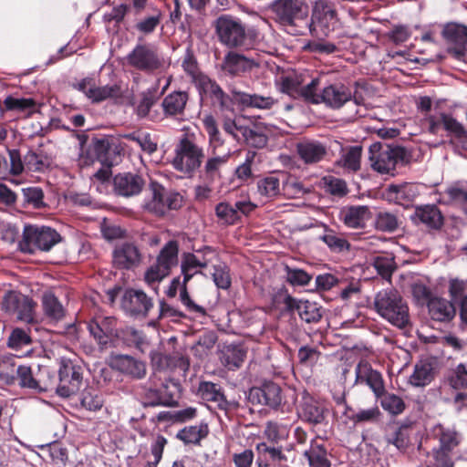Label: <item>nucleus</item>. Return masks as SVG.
<instances>
[{
	"mask_svg": "<svg viewBox=\"0 0 467 467\" xmlns=\"http://www.w3.org/2000/svg\"><path fill=\"white\" fill-rule=\"evenodd\" d=\"M156 101L157 97L153 91L149 89L143 92L136 109L137 114L141 118L147 116L150 108L156 103Z\"/></svg>",
	"mask_w": 467,
	"mask_h": 467,
	"instance_id": "obj_64",
	"label": "nucleus"
},
{
	"mask_svg": "<svg viewBox=\"0 0 467 467\" xmlns=\"http://www.w3.org/2000/svg\"><path fill=\"white\" fill-rule=\"evenodd\" d=\"M257 193L265 200H271L280 194V181L274 175L261 178L256 182Z\"/></svg>",
	"mask_w": 467,
	"mask_h": 467,
	"instance_id": "obj_41",
	"label": "nucleus"
},
{
	"mask_svg": "<svg viewBox=\"0 0 467 467\" xmlns=\"http://www.w3.org/2000/svg\"><path fill=\"white\" fill-rule=\"evenodd\" d=\"M361 146H351L342 150L340 158L337 161V165L349 172H356L361 165Z\"/></svg>",
	"mask_w": 467,
	"mask_h": 467,
	"instance_id": "obj_35",
	"label": "nucleus"
},
{
	"mask_svg": "<svg viewBox=\"0 0 467 467\" xmlns=\"http://www.w3.org/2000/svg\"><path fill=\"white\" fill-rule=\"evenodd\" d=\"M442 36L448 42L455 45V47L448 48V53L456 59H462L466 53L467 26L449 23L443 27Z\"/></svg>",
	"mask_w": 467,
	"mask_h": 467,
	"instance_id": "obj_17",
	"label": "nucleus"
},
{
	"mask_svg": "<svg viewBox=\"0 0 467 467\" xmlns=\"http://www.w3.org/2000/svg\"><path fill=\"white\" fill-rule=\"evenodd\" d=\"M244 122L245 119L243 117H235L234 119L225 118L223 122V129L236 141L240 142L250 132V128Z\"/></svg>",
	"mask_w": 467,
	"mask_h": 467,
	"instance_id": "obj_40",
	"label": "nucleus"
},
{
	"mask_svg": "<svg viewBox=\"0 0 467 467\" xmlns=\"http://www.w3.org/2000/svg\"><path fill=\"white\" fill-rule=\"evenodd\" d=\"M182 67L184 72L192 78L194 85L197 84L199 78L205 76L200 71L196 59L190 53L185 56Z\"/></svg>",
	"mask_w": 467,
	"mask_h": 467,
	"instance_id": "obj_63",
	"label": "nucleus"
},
{
	"mask_svg": "<svg viewBox=\"0 0 467 467\" xmlns=\"http://www.w3.org/2000/svg\"><path fill=\"white\" fill-rule=\"evenodd\" d=\"M246 356L245 350L238 345L224 346L221 351V361L229 369L239 368Z\"/></svg>",
	"mask_w": 467,
	"mask_h": 467,
	"instance_id": "obj_38",
	"label": "nucleus"
},
{
	"mask_svg": "<svg viewBox=\"0 0 467 467\" xmlns=\"http://www.w3.org/2000/svg\"><path fill=\"white\" fill-rule=\"evenodd\" d=\"M422 124L431 134H438L439 131L443 129L457 138H463L466 136V132L462 125L452 116L443 112L427 115L423 119Z\"/></svg>",
	"mask_w": 467,
	"mask_h": 467,
	"instance_id": "obj_15",
	"label": "nucleus"
},
{
	"mask_svg": "<svg viewBox=\"0 0 467 467\" xmlns=\"http://www.w3.org/2000/svg\"><path fill=\"white\" fill-rule=\"evenodd\" d=\"M33 301L16 291H8L3 297L2 309L9 314H16L17 318L22 321L33 320Z\"/></svg>",
	"mask_w": 467,
	"mask_h": 467,
	"instance_id": "obj_14",
	"label": "nucleus"
},
{
	"mask_svg": "<svg viewBox=\"0 0 467 467\" xmlns=\"http://www.w3.org/2000/svg\"><path fill=\"white\" fill-rule=\"evenodd\" d=\"M189 96L185 91H173L166 96L161 103L167 116H178L184 112Z\"/></svg>",
	"mask_w": 467,
	"mask_h": 467,
	"instance_id": "obj_32",
	"label": "nucleus"
},
{
	"mask_svg": "<svg viewBox=\"0 0 467 467\" xmlns=\"http://www.w3.org/2000/svg\"><path fill=\"white\" fill-rule=\"evenodd\" d=\"M306 88V84L301 86V83L296 78L287 76L282 78L281 90L289 96L301 97L304 99V89Z\"/></svg>",
	"mask_w": 467,
	"mask_h": 467,
	"instance_id": "obj_60",
	"label": "nucleus"
},
{
	"mask_svg": "<svg viewBox=\"0 0 467 467\" xmlns=\"http://www.w3.org/2000/svg\"><path fill=\"white\" fill-rule=\"evenodd\" d=\"M376 312L391 325L403 328L410 323L409 307L398 291L381 290L374 298Z\"/></svg>",
	"mask_w": 467,
	"mask_h": 467,
	"instance_id": "obj_4",
	"label": "nucleus"
},
{
	"mask_svg": "<svg viewBox=\"0 0 467 467\" xmlns=\"http://www.w3.org/2000/svg\"><path fill=\"white\" fill-rule=\"evenodd\" d=\"M16 374L17 375L19 385L22 388H28L31 389H46L48 388L47 384L42 385L41 379H36L33 375L32 368L26 365H21L16 368Z\"/></svg>",
	"mask_w": 467,
	"mask_h": 467,
	"instance_id": "obj_45",
	"label": "nucleus"
},
{
	"mask_svg": "<svg viewBox=\"0 0 467 467\" xmlns=\"http://www.w3.org/2000/svg\"><path fill=\"white\" fill-rule=\"evenodd\" d=\"M140 395L145 407L166 406L170 403V398L163 395L160 389L151 387L143 388Z\"/></svg>",
	"mask_w": 467,
	"mask_h": 467,
	"instance_id": "obj_47",
	"label": "nucleus"
},
{
	"mask_svg": "<svg viewBox=\"0 0 467 467\" xmlns=\"http://www.w3.org/2000/svg\"><path fill=\"white\" fill-rule=\"evenodd\" d=\"M321 185L326 192L333 195L343 196L348 192L346 182L331 175L323 177L321 180Z\"/></svg>",
	"mask_w": 467,
	"mask_h": 467,
	"instance_id": "obj_51",
	"label": "nucleus"
},
{
	"mask_svg": "<svg viewBox=\"0 0 467 467\" xmlns=\"http://www.w3.org/2000/svg\"><path fill=\"white\" fill-rule=\"evenodd\" d=\"M304 99L312 104H324L331 109H339L347 102L354 100L357 105H363L364 99L357 91L341 82L328 83L320 87V78H313L304 89Z\"/></svg>",
	"mask_w": 467,
	"mask_h": 467,
	"instance_id": "obj_2",
	"label": "nucleus"
},
{
	"mask_svg": "<svg viewBox=\"0 0 467 467\" xmlns=\"http://www.w3.org/2000/svg\"><path fill=\"white\" fill-rule=\"evenodd\" d=\"M233 100L243 108H254L259 109H270L276 103L271 96L249 94L235 88L231 89Z\"/></svg>",
	"mask_w": 467,
	"mask_h": 467,
	"instance_id": "obj_23",
	"label": "nucleus"
},
{
	"mask_svg": "<svg viewBox=\"0 0 467 467\" xmlns=\"http://www.w3.org/2000/svg\"><path fill=\"white\" fill-rule=\"evenodd\" d=\"M389 195L397 203L402 206H409L418 195V191L413 184L390 185Z\"/></svg>",
	"mask_w": 467,
	"mask_h": 467,
	"instance_id": "obj_39",
	"label": "nucleus"
},
{
	"mask_svg": "<svg viewBox=\"0 0 467 467\" xmlns=\"http://www.w3.org/2000/svg\"><path fill=\"white\" fill-rule=\"evenodd\" d=\"M125 311L132 315H147L153 306L151 298L143 291L130 289L125 292L121 301Z\"/></svg>",
	"mask_w": 467,
	"mask_h": 467,
	"instance_id": "obj_20",
	"label": "nucleus"
},
{
	"mask_svg": "<svg viewBox=\"0 0 467 467\" xmlns=\"http://www.w3.org/2000/svg\"><path fill=\"white\" fill-rule=\"evenodd\" d=\"M113 366L119 371L134 379H141L146 374V366L142 361L128 355H119L113 359Z\"/></svg>",
	"mask_w": 467,
	"mask_h": 467,
	"instance_id": "obj_28",
	"label": "nucleus"
},
{
	"mask_svg": "<svg viewBox=\"0 0 467 467\" xmlns=\"http://www.w3.org/2000/svg\"><path fill=\"white\" fill-rule=\"evenodd\" d=\"M179 245L176 241H169L160 251L156 263L150 265L144 275L146 283L154 285L168 276L178 265Z\"/></svg>",
	"mask_w": 467,
	"mask_h": 467,
	"instance_id": "obj_9",
	"label": "nucleus"
},
{
	"mask_svg": "<svg viewBox=\"0 0 467 467\" xmlns=\"http://www.w3.org/2000/svg\"><path fill=\"white\" fill-rule=\"evenodd\" d=\"M416 217L431 228H440L442 224V215L435 205H426L416 210Z\"/></svg>",
	"mask_w": 467,
	"mask_h": 467,
	"instance_id": "obj_42",
	"label": "nucleus"
},
{
	"mask_svg": "<svg viewBox=\"0 0 467 467\" xmlns=\"http://www.w3.org/2000/svg\"><path fill=\"white\" fill-rule=\"evenodd\" d=\"M296 151L306 164H314L324 160L327 153V147L314 140H305L296 144Z\"/></svg>",
	"mask_w": 467,
	"mask_h": 467,
	"instance_id": "obj_24",
	"label": "nucleus"
},
{
	"mask_svg": "<svg viewBox=\"0 0 467 467\" xmlns=\"http://www.w3.org/2000/svg\"><path fill=\"white\" fill-rule=\"evenodd\" d=\"M257 62L237 52H228L222 63V69L228 75L237 76L257 67Z\"/></svg>",
	"mask_w": 467,
	"mask_h": 467,
	"instance_id": "obj_21",
	"label": "nucleus"
},
{
	"mask_svg": "<svg viewBox=\"0 0 467 467\" xmlns=\"http://www.w3.org/2000/svg\"><path fill=\"white\" fill-rule=\"evenodd\" d=\"M345 224L350 228H362L370 219V212L367 206H351L342 212Z\"/></svg>",
	"mask_w": 467,
	"mask_h": 467,
	"instance_id": "obj_34",
	"label": "nucleus"
},
{
	"mask_svg": "<svg viewBox=\"0 0 467 467\" xmlns=\"http://www.w3.org/2000/svg\"><path fill=\"white\" fill-rule=\"evenodd\" d=\"M304 456L307 459L309 467H331L324 444L317 441L311 442Z\"/></svg>",
	"mask_w": 467,
	"mask_h": 467,
	"instance_id": "obj_37",
	"label": "nucleus"
},
{
	"mask_svg": "<svg viewBox=\"0 0 467 467\" xmlns=\"http://www.w3.org/2000/svg\"><path fill=\"white\" fill-rule=\"evenodd\" d=\"M208 431V425L206 423H200L183 428L178 432L177 437L184 443L197 444L207 436Z\"/></svg>",
	"mask_w": 467,
	"mask_h": 467,
	"instance_id": "obj_44",
	"label": "nucleus"
},
{
	"mask_svg": "<svg viewBox=\"0 0 467 467\" xmlns=\"http://www.w3.org/2000/svg\"><path fill=\"white\" fill-rule=\"evenodd\" d=\"M141 260L139 248L131 243H121L116 245L113 251V264L119 269H131L137 266Z\"/></svg>",
	"mask_w": 467,
	"mask_h": 467,
	"instance_id": "obj_19",
	"label": "nucleus"
},
{
	"mask_svg": "<svg viewBox=\"0 0 467 467\" xmlns=\"http://www.w3.org/2000/svg\"><path fill=\"white\" fill-rule=\"evenodd\" d=\"M444 194L450 202L460 206L467 214V187L452 185L445 190Z\"/></svg>",
	"mask_w": 467,
	"mask_h": 467,
	"instance_id": "obj_53",
	"label": "nucleus"
},
{
	"mask_svg": "<svg viewBox=\"0 0 467 467\" xmlns=\"http://www.w3.org/2000/svg\"><path fill=\"white\" fill-rule=\"evenodd\" d=\"M398 225L397 216L388 212L379 213L375 219V227L382 232H394Z\"/></svg>",
	"mask_w": 467,
	"mask_h": 467,
	"instance_id": "obj_57",
	"label": "nucleus"
},
{
	"mask_svg": "<svg viewBox=\"0 0 467 467\" xmlns=\"http://www.w3.org/2000/svg\"><path fill=\"white\" fill-rule=\"evenodd\" d=\"M60 241V235L50 227L26 226L19 243L20 250L35 254L37 250L49 251Z\"/></svg>",
	"mask_w": 467,
	"mask_h": 467,
	"instance_id": "obj_10",
	"label": "nucleus"
},
{
	"mask_svg": "<svg viewBox=\"0 0 467 467\" xmlns=\"http://www.w3.org/2000/svg\"><path fill=\"white\" fill-rule=\"evenodd\" d=\"M5 110L15 111L26 117L38 111V105L32 98L7 96L3 101Z\"/></svg>",
	"mask_w": 467,
	"mask_h": 467,
	"instance_id": "obj_30",
	"label": "nucleus"
},
{
	"mask_svg": "<svg viewBox=\"0 0 467 467\" xmlns=\"http://www.w3.org/2000/svg\"><path fill=\"white\" fill-rule=\"evenodd\" d=\"M198 394L201 398L207 401L216 403L217 407L224 411L230 409V402H228L222 391V389L215 383L210 381H202L199 384Z\"/></svg>",
	"mask_w": 467,
	"mask_h": 467,
	"instance_id": "obj_29",
	"label": "nucleus"
},
{
	"mask_svg": "<svg viewBox=\"0 0 467 467\" xmlns=\"http://www.w3.org/2000/svg\"><path fill=\"white\" fill-rule=\"evenodd\" d=\"M272 10L277 21L289 30L293 35H303L304 30L328 26V22L335 17V11L326 3L320 1L316 3L313 9L311 24L309 23V7L302 0H276Z\"/></svg>",
	"mask_w": 467,
	"mask_h": 467,
	"instance_id": "obj_1",
	"label": "nucleus"
},
{
	"mask_svg": "<svg viewBox=\"0 0 467 467\" xmlns=\"http://www.w3.org/2000/svg\"><path fill=\"white\" fill-rule=\"evenodd\" d=\"M298 315L306 323L318 322L322 317V313L317 304L307 300L301 301V304H299Z\"/></svg>",
	"mask_w": 467,
	"mask_h": 467,
	"instance_id": "obj_49",
	"label": "nucleus"
},
{
	"mask_svg": "<svg viewBox=\"0 0 467 467\" xmlns=\"http://www.w3.org/2000/svg\"><path fill=\"white\" fill-rule=\"evenodd\" d=\"M380 404L384 410L392 415H399L405 410V403L403 400L393 393H383L380 396Z\"/></svg>",
	"mask_w": 467,
	"mask_h": 467,
	"instance_id": "obj_48",
	"label": "nucleus"
},
{
	"mask_svg": "<svg viewBox=\"0 0 467 467\" xmlns=\"http://www.w3.org/2000/svg\"><path fill=\"white\" fill-rule=\"evenodd\" d=\"M90 335L101 345H107L112 338L119 337L117 319L113 317L97 316L88 324Z\"/></svg>",
	"mask_w": 467,
	"mask_h": 467,
	"instance_id": "obj_16",
	"label": "nucleus"
},
{
	"mask_svg": "<svg viewBox=\"0 0 467 467\" xmlns=\"http://www.w3.org/2000/svg\"><path fill=\"white\" fill-rule=\"evenodd\" d=\"M78 87L79 90L84 92L86 96L94 102L118 97L120 93L119 87L117 85L96 87L91 84V81L88 79H83L78 83Z\"/></svg>",
	"mask_w": 467,
	"mask_h": 467,
	"instance_id": "obj_26",
	"label": "nucleus"
},
{
	"mask_svg": "<svg viewBox=\"0 0 467 467\" xmlns=\"http://www.w3.org/2000/svg\"><path fill=\"white\" fill-rule=\"evenodd\" d=\"M265 436L271 441L284 440L288 435L287 428L276 422L268 421L264 431Z\"/></svg>",
	"mask_w": 467,
	"mask_h": 467,
	"instance_id": "obj_62",
	"label": "nucleus"
},
{
	"mask_svg": "<svg viewBox=\"0 0 467 467\" xmlns=\"http://www.w3.org/2000/svg\"><path fill=\"white\" fill-rule=\"evenodd\" d=\"M16 368L13 362V358L0 355V381L11 385L16 379Z\"/></svg>",
	"mask_w": 467,
	"mask_h": 467,
	"instance_id": "obj_56",
	"label": "nucleus"
},
{
	"mask_svg": "<svg viewBox=\"0 0 467 467\" xmlns=\"http://www.w3.org/2000/svg\"><path fill=\"white\" fill-rule=\"evenodd\" d=\"M344 414L353 423L358 424L361 422H371L377 420L380 414V411L377 406H374L369 409L361 410L358 412H355L352 409L346 406Z\"/></svg>",
	"mask_w": 467,
	"mask_h": 467,
	"instance_id": "obj_46",
	"label": "nucleus"
},
{
	"mask_svg": "<svg viewBox=\"0 0 467 467\" xmlns=\"http://www.w3.org/2000/svg\"><path fill=\"white\" fill-rule=\"evenodd\" d=\"M124 138L136 142L148 154H152L157 150V142L151 139L149 133L133 132L126 134Z\"/></svg>",
	"mask_w": 467,
	"mask_h": 467,
	"instance_id": "obj_52",
	"label": "nucleus"
},
{
	"mask_svg": "<svg viewBox=\"0 0 467 467\" xmlns=\"http://www.w3.org/2000/svg\"><path fill=\"white\" fill-rule=\"evenodd\" d=\"M298 416L309 423L318 424L324 420V410L308 394H304L297 407Z\"/></svg>",
	"mask_w": 467,
	"mask_h": 467,
	"instance_id": "obj_27",
	"label": "nucleus"
},
{
	"mask_svg": "<svg viewBox=\"0 0 467 467\" xmlns=\"http://www.w3.org/2000/svg\"><path fill=\"white\" fill-rule=\"evenodd\" d=\"M25 163L30 171H41L49 166L50 161L43 154L28 152L25 157Z\"/></svg>",
	"mask_w": 467,
	"mask_h": 467,
	"instance_id": "obj_59",
	"label": "nucleus"
},
{
	"mask_svg": "<svg viewBox=\"0 0 467 467\" xmlns=\"http://www.w3.org/2000/svg\"><path fill=\"white\" fill-rule=\"evenodd\" d=\"M202 124L208 134V144L211 155L207 158L201 171L200 177L205 183L212 184L222 178V168L226 165L232 156L231 149L221 153L224 144L221 132L213 116L208 114L202 118Z\"/></svg>",
	"mask_w": 467,
	"mask_h": 467,
	"instance_id": "obj_3",
	"label": "nucleus"
},
{
	"mask_svg": "<svg viewBox=\"0 0 467 467\" xmlns=\"http://www.w3.org/2000/svg\"><path fill=\"white\" fill-rule=\"evenodd\" d=\"M428 309L431 317L437 321H449L455 316V308L451 302L433 297L428 301Z\"/></svg>",
	"mask_w": 467,
	"mask_h": 467,
	"instance_id": "obj_31",
	"label": "nucleus"
},
{
	"mask_svg": "<svg viewBox=\"0 0 467 467\" xmlns=\"http://www.w3.org/2000/svg\"><path fill=\"white\" fill-rule=\"evenodd\" d=\"M450 384L455 389H467V368L464 364L461 363L452 369Z\"/></svg>",
	"mask_w": 467,
	"mask_h": 467,
	"instance_id": "obj_61",
	"label": "nucleus"
},
{
	"mask_svg": "<svg viewBox=\"0 0 467 467\" xmlns=\"http://www.w3.org/2000/svg\"><path fill=\"white\" fill-rule=\"evenodd\" d=\"M113 186L118 195L131 197L140 193L145 186V181L136 173H119L113 179Z\"/></svg>",
	"mask_w": 467,
	"mask_h": 467,
	"instance_id": "obj_18",
	"label": "nucleus"
},
{
	"mask_svg": "<svg viewBox=\"0 0 467 467\" xmlns=\"http://www.w3.org/2000/svg\"><path fill=\"white\" fill-rule=\"evenodd\" d=\"M125 65L135 70L151 74L167 70L171 61L162 56L155 45L138 43L126 56Z\"/></svg>",
	"mask_w": 467,
	"mask_h": 467,
	"instance_id": "obj_5",
	"label": "nucleus"
},
{
	"mask_svg": "<svg viewBox=\"0 0 467 467\" xmlns=\"http://www.w3.org/2000/svg\"><path fill=\"white\" fill-rule=\"evenodd\" d=\"M371 168L380 174L393 175L396 166L406 157V150L400 146L372 144L369 148Z\"/></svg>",
	"mask_w": 467,
	"mask_h": 467,
	"instance_id": "obj_8",
	"label": "nucleus"
},
{
	"mask_svg": "<svg viewBox=\"0 0 467 467\" xmlns=\"http://www.w3.org/2000/svg\"><path fill=\"white\" fill-rule=\"evenodd\" d=\"M182 196L174 191H166L165 188L151 182L148 188V195L143 201L142 207L145 211L158 216L164 215L169 210H177L182 207Z\"/></svg>",
	"mask_w": 467,
	"mask_h": 467,
	"instance_id": "obj_7",
	"label": "nucleus"
},
{
	"mask_svg": "<svg viewBox=\"0 0 467 467\" xmlns=\"http://www.w3.org/2000/svg\"><path fill=\"white\" fill-rule=\"evenodd\" d=\"M205 158L204 149L193 136L183 135L174 150L171 165L186 177H192L201 168Z\"/></svg>",
	"mask_w": 467,
	"mask_h": 467,
	"instance_id": "obj_6",
	"label": "nucleus"
},
{
	"mask_svg": "<svg viewBox=\"0 0 467 467\" xmlns=\"http://www.w3.org/2000/svg\"><path fill=\"white\" fill-rule=\"evenodd\" d=\"M42 305L46 316L50 319L58 321L65 317V309L62 304L51 292L43 295Z\"/></svg>",
	"mask_w": 467,
	"mask_h": 467,
	"instance_id": "obj_43",
	"label": "nucleus"
},
{
	"mask_svg": "<svg viewBox=\"0 0 467 467\" xmlns=\"http://www.w3.org/2000/svg\"><path fill=\"white\" fill-rule=\"evenodd\" d=\"M59 383L57 393L64 398L76 394L82 383V374L73 362L67 358L59 360L58 368Z\"/></svg>",
	"mask_w": 467,
	"mask_h": 467,
	"instance_id": "obj_13",
	"label": "nucleus"
},
{
	"mask_svg": "<svg viewBox=\"0 0 467 467\" xmlns=\"http://www.w3.org/2000/svg\"><path fill=\"white\" fill-rule=\"evenodd\" d=\"M320 239L333 251L343 252L348 250L349 244L339 234L335 233L333 230H326Z\"/></svg>",
	"mask_w": 467,
	"mask_h": 467,
	"instance_id": "obj_50",
	"label": "nucleus"
},
{
	"mask_svg": "<svg viewBox=\"0 0 467 467\" xmlns=\"http://www.w3.org/2000/svg\"><path fill=\"white\" fill-rule=\"evenodd\" d=\"M215 29L220 42L229 47L243 46L246 40L244 25L233 16H220L215 21Z\"/></svg>",
	"mask_w": 467,
	"mask_h": 467,
	"instance_id": "obj_12",
	"label": "nucleus"
},
{
	"mask_svg": "<svg viewBox=\"0 0 467 467\" xmlns=\"http://www.w3.org/2000/svg\"><path fill=\"white\" fill-rule=\"evenodd\" d=\"M201 95L209 97L213 104H218L221 108H226L229 104V96L222 89L216 81L210 78L207 75L197 80L195 85Z\"/></svg>",
	"mask_w": 467,
	"mask_h": 467,
	"instance_id": "obj_25",
	"label": "nucleus"
},
{
	"mask_svg": "<svg viewBox=\"0 0 467 467\" xmlns=\"http://www.w3.org/2000/svg\"><path fill=\"white\" fill-rule=\"evenodd\" d=\"M212 275L218 288L228 289L231 286L229 268L224 263L220 262L219 264L213 265Z\"/></svg>",
	"mask_w": 467,
	"mask_h": 467,
	"instance_id": "obj_55",
	"label": "nucleus"
},
{
	"mask_svg": "<svg viewBox=\"0 0 467 467\" xmlns=\"http://www.w3.org/2000/svg\"><path fill=\"white\" fill-rule=\"evenodd\" d=\"M208 254H213V252L211 249H206L202 258L196 254L187 253L183 254L181 263V270L183 275L182 285H187L193 275L201 273V269L208 265L212 261L211 258L207 257Z\"/></svg>",
	"mask_w": 467,
	"mask_h": 467,
	"instance_id": "obj_22",
	"label": "nucleus"
},
{
	"mask_svg": "<svg viewBox=\"0 0 467 467\" xmlns=\"http://www.w3.org/2000/svg\"><path fill=\"white\" fill-rule=\"evenodd\" d=\"M254 394L260 403L274 409H276L283 400L280 386L274 382L265 383L262 388L254 390Z\"/></svg>",
	"mask_w": 467,
	"mask_h": 467,
	"instance_id": "obj_33",
	"label": "nucleus"
},
{
	"mask_svg": "<svg viewBox=\"0 0 467 467\" xmlns=\"http://www.w3.org/2000/svg\"><path fill=\"white\" fill-rule=\"evenodd\" d=\"M373 265L377 272L387 280H390L392 273L396 269L394 257L391 255L377 256Z\"/></svg>",
	"mask_w": 467,
	"mask_h": 467,
	"instance_id": "obj_54",
	"label": "nucleus"
},
{
	"mask_svg": "<svg viewBox=\"0 0 467 467\" xmlns=\"http://www.w3.org/2000/svg\"><path fill=\"white\" fill-rule=\"evenodd\" d=\"M216 216L226 224H234L238 219L239 215L234 205L228 202H220L215 207Z\"/></svg>",
	"mask_w": 467,
	"mask_h": 467,
	"instance_id": "obj_58",
	"label": "nucleus"
},
{
	"mask_svg": "<svg viewBox=\"0 0 467 467\" xmlns=\"http://www.w3.org/2000/svg\"><path fill=\"white\" fill-rule=\"evenodd\" d=\"M434 437L439 441L440 447L433 450V458L439 467H452L453 463L449 456L462 441L461 434L451 427L436 424L432 430Z\"/></svg>",
	"mask_w": 467,
	"mask_h": 467,
	"instance_id": "obj_11",
	"label": "nucleus"
},
{
	"mask_svg": "<svg viewBox=\"0 0 467 467\" xmlns=\"http://www.w3.org/2000/svg\"><path fill=\"white\" fill-rule=\"evenodd\" d=\"M434 379V368L428 360H420L416 363L413 372L410 377V383L415 387H425Z\"/></svg>",
	"mask_w": 467,
	"mask_h": 467,
	"instance_id": "obj_36",
	"label": "nucleus"
}]
</instances>
